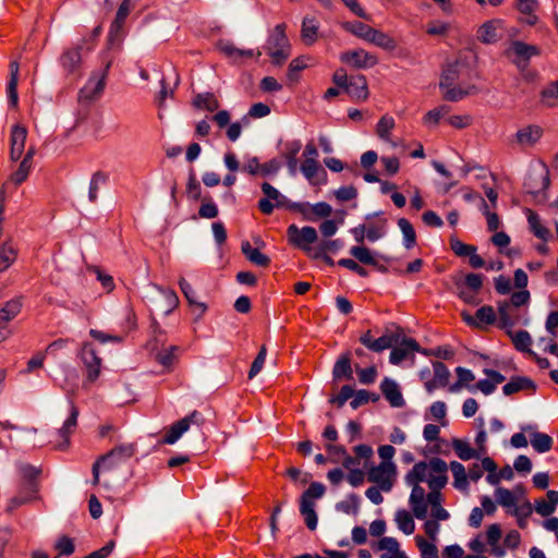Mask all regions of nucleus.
<instances>
[{"instance_id":"1","label":"nucleus","mask_w":558,"mask_h":558,"mask_svg":"<svg viewBox=\"0 0 558 558\" xmlns=\"http://www.w3.org/2000/svg\"><path fill=\"white\" fill-rule=\"evenodd\" d=\"M416 464L425 465L422 477L423 482H426L429 487L427 500L430 505V517L437 520H448L450 515L441 505L442 495L440 493L448 482L446 461L440 458H432L428 462L421 461Z\"/></svg>"},{"instance_id":"2","label":"nucleus","mask_w":558,"mask_h":558,"mask_svg":"<svg viewBox=\"0 0 558 558\" xmlns=\"http://www.w3.org/2000/svg\"><path fill=\"white\" fill-rule=\"evenodd\" d=\"M424 470L425 465L414 464L404 476L405 484L412 488L409 505L413 515L418 520L426 519L428 507H430L425 489L420 485L423 483L422 473Z\"/></svg>"},{"instance_id":"3","label":"nucleus","mask_w":558,"mask_h":558,"mask_svg":"<svg viewBox=\"0 0 558 558\" xmlns=\"http://www.w3.org/2000/svg\"><path fill=\"white\" fill-rule=\"evenodd\" d=\"M460 63L448 64L440 78L439 87L444 90V98L448 101H459L475 92V86L462 88L456 83L460 77Z\"/></svg>"},{"instance_id":"4","label":"nucleus","mask_w":558,"mask_h":558,"mask_svg":"<svg viewBox=\"0 0 558 558\" xmlns=\"http://www.w3.org/2000/svg\"><path fill=\"white\" fill-rule=\"evenodd\" d=\"M266 52L270 56L272 63L281 65L291 53V46L286 35V25L278 24L269 35L266 46Z\"/></svg>"},{"instance_id":"5","label":"nucleus","mask_w":558,"mask_h":558,"mask_svg":"<svg viewBox=\"0 0 558 558\" xmlns=\"http://www.w3.org/2000/svg\"><path fill=\"white\" fill-rule=\"evenodd\" d=\"M287 236L294 247L302 250L312 258H319V253L315 252L316 248L312 247L318 239L317 231L315 228L306 226L299 228L295 225H291L287 229Z\"/></svg>"},{"instance_id":"6","label":"nucleus","mask_w":558,"mask_h":558,"mask_svg":"<svg viewBox=\"0 0 558 558\" xmlns=\"http://www.w3.org/2000/svg\"><path fill=\"white\" fill-rule=\"evenodd\" d=\"M396 476L397 465L393 462H380L367 470V480L386 493L391 490Z\"/></svg>"},{"instance_id":"7","label":"nucleus","mask_w":558,"mask_h":558,"mask_svg":"<svg viewBox=\"0 0 558 558\" xmlns=\"http://www.w3.org/2000/svg\"><path fill=\"white\" fill-rule=\"evenodd\" d=\"M203 423V415L198 411H193L191 414L172 424L166 432L161 442L166 445H173L185 432L189 430L192 424L201 426Z\"/></svg>"},{"instance_id":"8","label":"nucleus","mask_w":558,"mask_h":558,"mask_svg":"<svg viewBox=\"0 0 558 558\" xmlns=\"http://www.w3.org/2000/svg\"><path fill=\"white\" fill-rule=\"evenodd\" d=\"M203 423V415L198 411H193L191 414L172 424L166 432L161 442L166 445H173L185 432L189 430L192 424L201 426Z\"/></svg>"},{"instance_id":"9","label":"nucleus","mask_w":558,"mask_h":558,"mask_svg":"<svg viewBox=\"0 0 558 558\" xmlns=\"http://www.w3.org/2000/svg\"><path fill=\"white\" fill-rule=\"evenodd\" d=\"M262 191L265 195L264 198H260L258 201V208L259 210L265 215L272 214L274 209L281 208V207H288L289 201L288 198L282 195L275 186H272L268 182H264L262 184Z\"/></svg>"},{"instance_id":"10","label":"nucleus","mask_w":558,"mask_h":558,"mask_svg":"<svg viewBox=\"0 0 558 558\" xmlns=\"http://www.w3.org/2000/svg\"><path fill=\"white\" fill-rule=\"evenodd\" d=\"M109 68L110 62L106 64V68L102 71L92 74L86 84L80 90L81 100L93 101L100 97L106 86V78Z\"/></svg>"},{"instance_id":"11","label":"nucleus","mask_w":558,"mask_h":558,"mask_svg":"<svg viewBox=\"0 0 558 558\" xmlns=\"http://www.w3.org/2000/svg\"><path fill=\"white\" fill-rule=\"evenodd\" d=\"M136 448L133 444H122L112 448L108 453L100 456L97 460L102 463L105 471H111L119 463L124 462L135 454Z\"/></svg>"},{"instance_id":"12","label":"nucleus","mask_w":558,"mask_h":558,"mask_svg":"<svg viewBox=\"0 0 558 558\" xmlns=\"http://www.w3.org/2000/svg\"><path fill=\"white\" fill-rule=\"evenodd\" d=\"M80 357L87 372V381L94 383L98 379L101 372L102 360L98 356L96 349L89 342L82 345Z\"/></svg>"},{"instance_id":"13","label":"nucleus","mask_w":558,"mask_h":558,"mask_svg":"<svg viewBox=\"0 0 558 558\" xmlns=\"http://www.w3.org/2000/svg\"><path fill=\"white\" fill-rule=\"evenodd\" d=\"M450 248L458 257H468L469 264L472 268H483L485 260L477 254V247L471 244L463 243L456 236L450 238Z\"/></svg>"},{"instance_id":"14","label":"nucleus","mask_w":558,"mask_h":558,"mask_svg":"<svg viewBox=\"0 0 558 558\" xmlns=\"http://www.w3.org/2000/svg\"><path fill=\"white\" fill-rule=\"evenodd\" d=\"M340 61L348 63L356 69H367L378 63L376 56L367 52L364 49L344 51L340 54Z\"/></svg>"},{"instance_id":"15","label":"nucleus","mask_w":558,"mask_h":558,"mask_svg":"<svg viewBox=\"0 0 558 558\" xmlns=\"http://www.w3.org/2000/svg\"><path fill=\"white\" fill-rule=\"evenodd\" d=\"M26 138V128L21 124H14L10 134V159L12 161H17L23 156Z\"/></svg>"},{"instance_id":"16","label":"nucleus","mask_w":558,"mask_h":558,"mask_svg":"<svg viewBox=\"0 0 558 558\" xmlns=\"http://www.w3.org/2000/svg\"><path fill=\"white\" fill-rule=\"evenodd\" d=\"M543 129L536 124L525 125L514 134V142L522 148L534 146L543 136Z\"/></svg>"},{"instance_id":"17","label":"nucleus","mask_w":558,"mask_h":558,"mask_svg":"<svg viewBox=\"0 0 558 558\" xmlns=\"http://www.w3.org/2000/svg\"><path fill=\"white\" fill-rule=\"evenodd\" d=\"M434 377L424 383L426 391L432 395L438 388H445L449 383L450 372L442 362H433Z\"/></svg>"},{"instance_id":"18","label":"nucleus","mask_w":558,"mask_h":558,"mask_svg":"<svg viewBox=\"0 0 558 558\" xmlns=\"http://www.w3.org/2000/svg\"><path fill=\"white\" fill-rule=\"evenodd\" d=\"M511 51L515 56L513 62L520 69L525 68L532 57L538 56L541 53V50L537 46L529 45L519 40L512 44Z\"/></svg>"},{"instance_id":"19","label":"nucleus","mask_w":558,"mask_h":558,"mask_svg":"<svg viewBox=\"0 0 558 558\" xmlns=\"http://www.w3.org/2000/svg\"><path fill=\"white\" fill-rule=\"evenodd\" d=\"M462 317H463V320L469 326L482 328L486 325H492L495 323L496 313L492 306L484 305L476 311L474 316L471 314H468V313H462Z\"/></svg>"},{"instance_id":"20","label":"nucleus","mask_w":558,"mask_h":558,"mask_svg":"<svg viewBox=\"0 0 558 558\" xmlns=\"http://www.w3.org/2000/svg\"><path fill=\"white\" fill-rule=\"evenodd\" d=\"M81 51L82 46H76L65 49L60 56V65L68 75L75 74L80 70L82 63Z\"/></svg>"},{"instance_id":"21","label":"nucleus","mask_w":558,"mask_h":558,"mask_svg":"<svg viewBox=\"0 0 558 558\" xmlns=\"http://www.w3.org/2000/svg\"><path fill=\"white\" fill-rule=\"evenodd\" d=\"M78 409L73 402L70 403V414L64 421L62 427L58 430L59 437L62 439L57 447L61 450L65 449L70 444V436L74 433L77 426Z\"/></svg>"},{"instance_id":"22","label":"nucleus","mask_w":558,"mask_h":558,"mask_svg":"<svg viewBox=\"0 0 558 558\" xmlns=\"http://www.w3.org/2000/svg\"><path fill=\"white\" fill-rule=\"evenodd\" d=\"M37 490V481L21 482L19 494L9 501V509H15L21 505L32 501L36 498Z\"/></svg>"},{"instance_id":"23","label":"nucleus","mask_w":558,"mask_h":558,"mask_svg":"<svg viewBox=\"0 0 558 558\" xmlns=\"http://www.w3.org/2000/svg\"><path fill=\"white\" fill-rule=\"evenodd\" d=\"M380 390L385 399L390 403L391 407L402 408L405 404L400 388L395 380L388 377L384 378V380L380 384Z\"/></svg>"},{"instance_id":"24","label":"nucleus","mask_w":558,"mask_h":558,"mask_svg":"<svg viewBox=\"0 0 558 558\" xmlns=\"http://www.w3.org/2000/svg\"><path fill=\"white\" fill-rule=\"evenodd\" d=\"M344 92L355 100H365L368 97L367 81L364 75H352Z\"/></svg>"},{"instance_id":"25","label":"nucleus","mask_w":558,"mask_h":558,"mask_svg":"<svg viewBox=\"0 0 558 558\" xmlns=\"http://www.w3.org/2000/svg\"><path fill=\"white\" fill-rule=\"evenodd\" d=\"M417 351H420V345L414 339H404L399 347L391 350L389 362L393 365H398L410 354Z\"/></svg>"},{"instance_id":"26","label":"nucleus","mask_w":558,"mask_h":558,"mask_svg":"<svg viewBox=\"0 0 558 558\" xmlns=\"http://www.w3.org/2000/svg\"><path fill=\"white\" fill-rule=\"evenodd\" d=\"M22 310V299L15 298L10 301H8L1 308H0V328L2 331H7L8 336L10 335V331L7 328V324L11 322L13 318H15L19 313Z\"/></svg>"},{"instance_id":"27","label":"nucleus","mask_w":558,"mask_h":558,"mask_svg":"<svg viewBox=\"0 0 558 558\" xmlns=\"http://www.w3.org/2000/svg\"><path fill=\"white\" fill-rule=\"evenodd\" d=\"M180 351L181 349L178 345L161 348L156 352L155 360L166 371L170 372L178 362Z\"/></svg>"},{"instance_id":"28","label":"nucleus","mask_w":558,"mask_h":558,"mask_svg":"<svg viewBox=\"0 0 558 558\" xmlns=\"http://www.w3.org/2000/svg\"><path fill=\"white\" fill-rule=\"evenodd\" d=\"M179 286L189 304L194 307L197 318H201L206 313L207 305L196 300V292L184 278L179 280Z\"/></svg>"},{"instance_id":"29","label":"nucleus","mask_w":558,"mask_h":558,"mask_svg":"<svg viewBox=\"0 0 558 558\" xmlns=\"http://www.w3.org/2000/svg\"><path fill=\"white\" fill-rule=\"evenodd\" d=\"M501 21L492 20L482 24L477 31V38L483 44H494L498 40V29Z\"/></svg>"},{"instance_id":"30","label":"nucleus","mask_w":558,"mask_h":558,"mask_svg":"<svg viewBox=\"0 0 558 558\" xmlns=\"http://www.w3.org/2000/svg\"><path fill=\"white\" fill-rule=\"evenodd\" d=\"M10 78L7 85V95L9 104L12 107H16L19 102L17 95V83H19V70L20 65L16 60L10 62Z\"/></svg>"},{"instance_id":"31","label":"nucleus","mask_w":558,"mask_h":558,"mask_svg":"<svg viewBox=\"0 0 558 558\" xmlns=\"http://www.w3.org/2000/svg\"><path fill=\"white\" fill-rule=\"evenodd\" d=\"M546 496L547 500H535V511L544 518L549 517L555 512L558 505V490H548Z\"/></svg>"},{"instance_id":"32","label":"nucleus","mask_w":558,"mask_h":558,"mask_svg":"<svg viewBox=\"0 0 558 558\" xmlns=\"http://www.w3.org/2000/svg\"><path fill=\"white\" fill-rule=\"evenodd\" d=\"M526 218L531 232L536 238L547 242L550 239L551 233L545 226L542 225L539 216L532 209H526Z\"/></svg>"},{"instance_id":"33","label":"nucleus","mask_w":558,"mask_h":558,"mask_svg":"<svg viewBox=\"0 0 558 558\" xmlns=\"http://www.w3.org/2000/svg\"><path fill=\"white\" fill-rule=\"evenodd\" d=\"M136 0H123L118 8L116 19L110 26V35H113L122 28L130 12L134 9Z\"/></svg>"},{"instance_id":"34","label":"nucleus","mask_w":558,"mask_h":558,"mask_svg":"<svg viewBox=\"0 0 558 558\" xmlns=\"http://www.w3.org/2000/svg\"><path fill=\"white\" fill-rule=\"evenodd\" d=\"M507 333L510 336L511 341L518 351L527 353L530 355H535V353L531 350L532 337L526 330H519L513 332L511 329H509Z\"/></svg>"},{"instance_id":"35","label":"nucleus","mask_w":558,"mask_h":558,"mask_svg":"<svg viewBox=\"0 0 558 558\" xmlns=\"http://www.w3.org/2000/svg\"><path fill=\"white\" fill-rule=\"evenodd\" d=\"M241 251L244 256L256 266L267 267L270 264V258L258 248L253 247L248 241L242 242Z\"/></svg>"},{"instance_id":"36","label":"nucleus","mask_w":558,"mask_h":558,"mask_svg":"<svg viewBox=\"0 0 558 558\" xmlns=\"http://www.w3.org/2000/svg\"><path fill=\"white\" fill-rule=\"evenodd\" d=\"M219 50L227 56L228 58L232 59L233 61H239L243 58H253V57H259L260 52L257 51V53L254 52L252 49H240L236 48L231 43H220L219 44Z\"/></svg>"},{"instance_id":"37","label":"nucleus","mask_w":558,"mask_h":558,"mask_svg":"<svg viewBox=\"0 0 558 558\" xmlns=\"http://www.w3.org/2000/svg\"><path fill=\"white\" fill-rule=\"evenodd\" d=\"M378 549L385 550L381 558H408L399 548V543L395 537L385 536L378 543Z\"/></svg>"},{"instance_id":"38","label":"nucleus","mask_w":558,"mask_h":558,"mask_svg":"<svg viewBox=\"0 0 558 558\" xmlns=\"http://www.w3.org/2000/svg\"><path fill=\"white\" fill-rule=\"evenodd\" d=\"M318 22L315 17L305 16L302 22L301 37L302 40L311 46L317 40Z\"/></svg>"},{"instance_id":"39","label":"nucleus","mask_w":558,"mask_h":558,"mask_svg":"<svg viewBox=\"0 0 558 558\" xmlns=\"http://www.w3.org/2000/svg\"><path fill=\"white\" fill-rule=\"evenodd\" d=\"M193 106L196 109L214 112L219 109L220 102L213 93H201L193 98Z\"/></svg>"},{"instance_id":"40","label":"nucleus","mask_w":558,"mask_h":558,"mask_svg":"<svg viewBox=\"0 0 558 558\" xmlns=\"http://www.w3.org/2000/svg\"><path fill=\"white\" fill-rule=\"evenodd\" d=\"M529 389L535 390V384L527 377H513L502 387V391L506 396Z\"/></svg>"},{"instance_id":"41","label":"nucleus","mask_w":558,"mask_h":558,"mask_svg":"<svg viewBox=\"0 0 558 558\" xmlns=\"http://www.w3.org/2000/svg\"><path fill=\"white\" fill-rule=\"evenodd\" d=\"M395 521L400 531L404 534L410 535L415 531V523L413 515L405 509L397 510L395 514Z\"/></svg>"},{"instance_id":"42","label":"nucleus","mask_w":558,"mask_h":558,"mask_svg":"<svg viewBox=\"0 0 558 558\" xmlns=\"http://www.w3.org/2000/svg\"><path fill=\"white\" fill-rule=\"evenodd\" d=\"M367 41L386 50H395L397 47V43L392 37L375 28H372Z\"/></svg>"},{"instance_id":"43","label":"nucleus","mask_w":558,"mask_h":558,"mask_svg":"<svg viewBox=\"0 0 558 558\" xmlns=\"http://www.w3.org/2000/svg\"><path fill=\"white\" fill-rule=\"evenodd\" d=\"M393 128L395 119L389 116H384L377 123L376 133L383 141L390 143L393 147H396L397 144L391 140V131Z\"/></svg>"},{"instance_id":"44","label":"nucleus","mask_w":558,"mask_h":558,"mask_svg":"<svg viewBox=\"0 0 558 558\" xmlns=\"http://www.w3.org/2000/svg\"><path fill=\"white\" fill-rule=\"evenodd\" d=\"M301 171L304 174V177L308 180L312 184H317L318 180H316L318 174L326 175L325 170L319 166L317 160H313L312 158L310 160H304L301 165Z\"/></svg>"},{"instance_id":"45","label":"nucleus","mask_w":558,"mask_h":558,"mask_svg":"<svg viewBox=\"0 0 558 558\" xmlns=\"http://www.w3.org/2000/svg\"><path fill=\"white\" fill-rule=\"evenodd\" d=\"M531 445L538 453L548 452L553 447V438L545 434L533 430L531 433Z\"/></svg>"},{"instance_id":"46","label":"nucleus","mask_w":558,"mask_h":558,"mask_svg":"<svg viewBox=\"0 0 558 558\" xmlns=\"http://www.w3.org/2000/svg\"><path fill=\"white\" fill-rule=\"evenodd\" d=\"M541 102L549 108L558 107V80L542 89Z\"/></svg>"},{"instance_id":"47","label":"nucleus","mask_w":558,"mask_h":558,"mask_svg":"<svg viewBox=\"0 0 558 558\" xmlns=\"http://www.w3.org/2000/svg\"><path fill=\"white\" fill-rule=\"evenodd\" d=\"M108 181V175L102 171L95 172L89 182L88 199L90 203H96L98 199V192L102 185Z\"/></svg>"},{"instance_id":"48","label":"nucleus","mask_w":558,"mask_h":558,"mask_svg":"<svg viewBox=\"0 0 558 558\" xmlns=\"http://www.w3.org/2000/svg\"><path fill=\"white\" fill-rule=\"evenodd\" d=\"M332 375H333L335 379H340V378L351 379L352 378V367H351V362H350V357L348 354L341 355L338 359V361L336 362V364L333 366Z\"/></svg>"},{"instance_id":"49","label":"nucleus","mask_w":558,"mask_h":558,"mask_svg":"<svg viewBox=\"0 0 558 558\" xmlns=\"http://www.w3.org/2000/svg\"><path fill=\"white\" fill-rule=\"evenodd\" d=\"M450 470L453 475V486L460 490L468 488V475L465 468L458 461L450 462Z\"/></svg>"},{"instance_id":"50","label":"nucleus","mask_w":558,"mask_h":558,"mask_svg":"<svg viewBox=\"0 0 558 558\" xmlns=\"http://www.w3.org/2000/svg\"><path fill=\"white\" fill-rule=\"evenodd\" d=\"M398 226L403 234V245L405 248L410 250L414 247L416 244V234L412 223L405 218H400Z\"/></svg>"},{"instance_id":"51","label":"nucleus","mask_w":558,"mask_h":558,"mask_svg":"<svg viewBox=\"0 0 558 558\" xmlns=\"http://www.w3.org/2000/svg\"><path fill=\"white\" fill-rule=\"evenodd\" d=\"M350 255L356 258L360 263L369 266H377L378 262L373 252L365 246H352Z\"/></svg>"},{"instance_id":"52","label":"nucleus","mask_w":558,"mask_h":558,"mask_svg":"<svg viewBox=\"0 0 558 558\" xmlns=\"http://www.w3.org/2000/svg\"><path fill=\"white\" fill-rule=\"evenodd\" d=\"M498 314L504 328L511 329L517 324V316L512 314V307L508 301L498 304Z\"/></svg>"},{"instance_id":"53","label":"nucleus","mask_w":558,"mask_h":558,"mask_svg":"<svg viewBox=\"0 0 558 558\" xmlns=\"http://www.w3.org/2000/svg\"><path fill=\"white\" fill-rule=\"evenodd\" d=\"M343 29L347 32L353 34L354 36L367 41L369 34L372 32V28L369 25L364 24L359 21L354 22H345L342 24Z\"/></svg>"},{"instance_id":"54","label":"nucleus","mask_w":558,"mask_h":558,"mask_svg":"<svg viewBox=\"0 0 558 558\" xmlns=\"http://www.w3.org/2000/svg\"><path fill=\"white\" fill-rule=\"evenodd\" d=\"M452 447L457 456L463 461H468L480 456L478 452L473 449L468 441L461 439H453Z\"/></svg>"},{"instance_id":"55","label":"nucleus","mask_w":558,"mask_h":558,"mask_svg":"<svg viewBox=\"0 0 558 558\" xmlns=\"http://www.w3.org/2000/svg\"><path fill=\"white\" fill-rule=\"evenodd\" d=\"M495 497L497 502L508 511H510L517 505L515 495L508 488L498 487L495 490Z\"/></svg>"},{"instance_id":"56","label":"nucleus","mask_w":558,"mask_h":558,"mask_svg":"<svg viewBox=\"0 0 558 558\" xmlns=\"http://www.w3.org/2000/svg\"><path fill=\"white\" fill-rule=\"evenodd\" d=\"M300 512L304 517L306 526L314 531L317 527V514L315 511V504L300 502Z\"/></svg>"},{"instance_id":"57","label":"nucleus","mask_w":558,"mask_h":558,"mask_svg":"<svg viewBox=\"0 0 558 558\" xmlns=\"http://www.w3.org/2000/svg\"><path fill=\"white\" fill-rule=\"evenodd\" d=\"M325 486L319 482H313L307 489L302 494L300 502L315 504V499H319L325 494Z\"/></svg>"},{"instance_id":"58","label":"nucleus","mask_w":558,"mask_h":558,"mask_svg":"<svg viewBox=\"0 0 558 558\" xmlns=\"http://www.w3.org/2000/svg\"><path fill=\"white\" fill-rule=\"evenodd\" d=\"M16 250L11 243H4L0 248V268L7 270L16 258Z\"/></svg>"},{"instance_id":"59","label":"nucleus","mask_w":558,"mask_h":558,"mask_svg":"<svg viewBox=\"0 0 558 558\" xmlns=\"http://www.w3.org/2000/svg\"><path fill=\"white\" fill-rule=\"evenodd\" d=\"M450 111V107L447 105L439 106L433 110H429L423 118L425 124H438L440 119L445 118Z\"/></svg>"},{"instance_id":"60","label":"nucleus","mask_w":558,"mask_h":558,"mask_svg":"<svg viewBox=\"0 0 558 558\" xmlns=\"http://www.w3.org/2000/svg\"><path fill=\"white\" fill-rule=\"evenodd\" d=\"M32 166L33 163L22 160L19 165V168L11 174L10 181H12L16 185L23 183L27 179Z\"/></svg>"},{"instance_id":"61","label":"nucleus","mask_w":558,"mask_h":558,"mask_svg":"<svg viewBox=\"0 0 558 558\" xmlns=\"http://www.w3.org/2000/svg\"><path fill=\"white\" fill-rule=\"evenodd\" d=\"M415 539L422 558H438V550L434 544L426 542L422 536H416Z\"/></svg>"},{"instance_id":"62","label":"nucleus","mask_w":558,"mask_h":558,"mask_svg":"<svg viewBox=\"0 0 558 558\" xmlns=\"http://www.w3.org/2000/svg\"><path fill=\"white\" fill-rule=\"evenodd\" d=\"M342 241L337 240H326L323 241L319 246L315 250V252L319 253V258L323 257L327 253H336L342 247Z\"/></svg>"},{"instance_id":"63","label":"nucleus","mask_w":558,"mask_h":558,"mask_svg":"<svg viewBox=\"0 0 558 558\" xmlns=\"http://www.w3.org/2000/svg\"><path fill=\"white\" fill-rule=\"evenodd\" d=\"M465 289L471 290L472 292H477L483 287V276L481 274H468L464 278V282L461 284Z\"/></svg>"},{"instance_id":"64","label":"nucleus","mask_w":558,"mask_h":558,"mask_svg":"<svg viewBox=\"0 0 558 558\" xmlns=\"http://www.w3.org/2000/svg\"><path fill=\"white\" fill-rule=\"evenodd\" d=\"M218 207L217 205L211 201V199H206L204 198L199 209H198V215L201 218H206V219H213V218H216L218 216Z\"/></svg>"}]
</instances>
